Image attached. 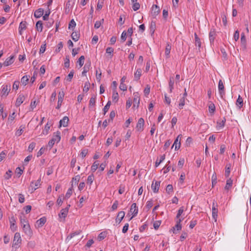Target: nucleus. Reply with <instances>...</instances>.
Returning <instances> with one entry per match:
<instances>
[{
	"label": "nucleus",
	"mask_w": 251,
	"mask_h": 251,
	"mask_svg": "<svg viewBox=\"0 0 251 251\" xmlns=\"http://www.w3.org/2000/svg\"><path fill=\"white\" fill-rule=\"evenodd\" d=\"M10 85H4L1 91L2 96H5V97H6L8 95L9 92L10 91Z\"/></svg>",
	"instance_id": "14"
},
{
	"label": "nucleus",
	"mask_w": 251,
	"mask_h": 251,
	"mask_svg": "<svg viewBox=\"0 0 251 251\" xmlns=\"http://www.w3.org/2000/svg\"><path fill=\"white\" fill-rule=\"evenodd\" d=\"M166 191L168 194L173 192V186L171 184H168L166 188Z\"/></svg>",
	"instance_id": "45"
},
{
	"label": "nucleus",
	"mask_w": 251,
	"mask_h": 251,
	"mask_svg": "<svg viewBox=\"0 0 251 251\" xmlns=\"http://www.w3.org/2000/svg\"><path fill=\"white\" fill-rule=\"evenodd\" d=\"M174 78L173 76H171L170 77V80L169 82V86L170 88V91L171 93L174 89Z\"/></svg>",
	"instance_id": "31"
},
{
	"label": "nucleus",
	"mask_w": 251,
	"mask_h": 251,
	"mask_svg": "<svg viewBox=\"0 0 251 251\" xmlns=\"http://www.w3.org/2000/svg\"><path fill=\"white\" fill-rule=\"evenodd\" d=\"M90 66H91V62L89 61L88 62L86 63L85 64V65L83 67V71L82 72V75H86V73L89 71Z\"/></svg>",
	"instance_id": "24"
},
{
	"label": "nucleus",
	"mask_w": 251,
	"mask_h": 251,
	"mask_svg": "<svg viewBox=\"0 0 251 251\" xmlns=\"http://www.w3.org/2000/svg\"><path fill=\"white\" fill-rule=\"evenodd\" d=\"M110 105H111V101L109 100L103 109L104 115H105L106 114V113L108 111Z\"/></svg>",
	"instance_id": "43"
},
{
	"label": "nucleus",
	"mask_w": 251,
	"mask_h": 251,
	"mask_svg": "<svg viewBox=\"0 0 251 251\" xmlns=\"http://www.w3.org/2000/svg\"><path fill=\"white\" fill-rule=\"evenodd\" d=\"M7 116V113H3V106L2 104L0 105V117H1L2 119L4 120Z\"/></svg>",
	"instance_id": "35"
},
{
	"label": "nucleus",
	"mask_w": 251,
	"mask_h": 251,
	"mask_svg": "<svg viewBox=\"0 0 251 251\" xmlns=\"http://www.w3.org/2000/svg\"><path fill=\"white\" fill-rule=\"evenodd\" d=\"M76 25V23L74 19H72L69 24V29H72L74 30V28L75 27Z\"/></svg>",
	"instance_id": "47"
},
{
	"label": "nucleus",
	"mask_w": 251,
	"mask_h": 251,
	"mask_svg": "<svg viewBox=\"0 0 251 251\" xmlns=\"http://www.w3.org/2000/svg\"><path fill=\"white\" fill-rule=\"evenodd\" d=\"M36 28L38 31L42 32L43 30V24L41 21H38L36 24Z\"/></svg>",
	"instance_id": "33"
},
{
	"label": "nucleus",
	"mask_w": 251,
	"mask_h": 251,
	"mask_svg": "<svg viewBox=\"0 0 251 251\" xmlns=\"http://www.w3.org/2000/svg\"><path fill=\"white\" fill-rule=\"evenodd\" d=\"M236 104L239 109H240L243 105V100L240 95L238 96Z\"/></svg>",
	"instance_id": "29"
},
{
	"label": "nucleus",
	"mask_w": 251,
	"mask_h": 251,
	"mask_svg": "<svg viewBox=\"0 0 251 251\" xmlns=\"http://www.w3.org/2000/svg\"><path fill=\"white\" fill-rule=\"evenodd\" d=\"M241 46L244 48H246V40L245 34L242 33L241 37Z\"/></svg>",
	"instance_id": "28"
},
{
	"label": "nucleus",
	"mask_w": 251,
	"mask_h": 251,
	"mask_svg": "<svg viewBox=\"0 0 251 251\" xmlns=\"http://www.w3.org/2000/svg\"><path fill=\"white\" fill-rule=\"evenodd\" d=\"M112 99L113 101L117 102L119 100V95L116 90H113L112 95Z\"/></svg>",
	"instance_id": "39"
},
{
	"label": "nucleus",
	"mask_w": 251,
	"mask_h": 251,
	"mask_svg": "<svg viewBox=\"0 0 251 251\" xmlns=\"http://www.w3.org/2000/svg\"><path fill=\"white\" fill-rule=\"evenodd\" d=\"M24 100V96L23 94H20L17 99L15 106L16 107H19L23 102Z\"/></svg>",
	"instance_id": "15"
},
{
	"label": "nucleus",
	"mask_w": 251,
	"mask_h": 251,
	"mask_svg": "<svg viewBox=\"0 0 251 251\" xmlns=\"http://www.w3.org/2000/svg\"><path fill=\"white\" fill-rule=\"evenodd\" d=\"M88 151L87 149H84L81 150L80 154L82 158H84L86 156V155L88 153Z\"/></svg>",
	"instance_id": "64"
},
{
	"label": "nucleus",
	"mask_w": 251,
	"mask_h": 251,
	"mask_svg": "<svg viewBox=\"0 0 251 251\" xmlns=\"http://www.w3.org/2000/svg\"><path fill=\"white\" fill-rule=\"evenodd\" d=\"M195 45L196 46H198L199 47V50H200V48L201 47V42L200 39L196 33H195Z\"/></svg>",
	"instance_id": "30"
},
{
	"label": "nucleus",
	"mask_w": 251,
	"mask_h": 251,
	"mask_svg": "<svg viewBox=\"0 0 251 251\" xmlns=\"http://www.w3.org/2000/svg\"><path fill=\"white\" fill-rule=\"evenodd\" d=\"M182 220H183V219H179L177 220L176 224L175 226L173 227L174 233H175V234L176 233V230H178V231L180 230L181 229V222Z\"/></svg>",
	"instance_id": "12"
},
{
	"label": "nucleus",
	"mask_w": 251,
	"mask_h": 251,
	"mask_svg": "<svg viewBox=\"0 0 251 251\" xmlns=\"http://www.w3.org/2000/svg\"><path fill=\"white\" fill-rule=\"evenodd\" d=\"M50 13V9L49 8H48V11H46L45 14L43 17V20L45 21L48 20Z\"/></svg>",
	"instance_id": "56"
},
{
	"label": "nucleus",
	"mask_w": 251,
	"mask_h": 251,
	"mask_svg": "<svg viewBox=\"0 0 251 251\" xmlns=\"http://www.w3.org/2000/svg\"><path fill=\"white\" fill-rule=\"evenodd\" d=\"M68 209L67 208H64L62 209L60 213L59 214L58 216L60 218H65L68 214Z\"/></svg>",
	"instance_id": "26"
},
{
	"label": "nucleus",
	"mask_w": 251,
	"mask_h": 251,
	"mask_svg": "<svg viewBox=\"0 0 251 251\" xmlns=\"http://www.w3.org/2000/svg\"><path fill=\"white\" fill-rule=\"evenodd\" d=\"M96 97L94 95V97H92L89 101L90 106H94L96 103Z\"/></svg>",
	"instance_id": "55"
},
{
	"label": "nucleus",
	"mask_w": 251,
	"mask_h": 251,
	"mask_svg": "<svg viewBox=\"0 0 251 251\" xmlns=\"http://www.w3.org/2000/svg\"><path fill=\"white\" fill-rule=\"evenodd\" d=\"M74 74V71L73 70L70 72V73L68 74V75L66 77V81H67L68 82H71L73 77Z\"/></svg>",
	"instance_id": "40"
},
{
	"label": "nucleus",
	"mask_w": 251,
	"mask_h": 251,
	"mask_svg": "<svg viewBox=\"0 0 251 251\" xmlns=\"http://www.w3.org/2000/svg\"><path fill=\"white\" fill-rule=\"evenodd\" d=\"M142 70L140 68L137 69L136 73L134 74V80L138 81L141 75Z\"/></svg>",
	"instance_id": "27"
},
{
	"label": "nucleus",
	"mask_w": 251,
	"mask_h": 251,
	"mask_svg": "<svg viewBox=\"0 0 251 251\" xmlns=\"http://www.w3.org/2000/svg\"><path fill=\"white\" fill-rule=\"evenodd\" d=\"M64 93L63 91H60L58 93V100L57 102V105L56 107V109H59L61 106L63 100V99L64 97Z\"/></svg>",
	"instance_id": "7"
},
{
	"label": "nucleus",
	"mask_w": 251,
	"mask_h": 251,
	"mask_svg": "<svg viewBox=\"0 0 251 251\" xmlns=\"http://www.w3.org/2000/svg\"><path fill=\"white\" fill-rule=\"evenodd\" d=\"M183 211H184V207H183V206H182L178 210V212H177V215L176 216V218L178 219H180L179 217L181 215V214H182Z\"/></svg>",
	"instance_id": "54"
},
{
	"label": "nucleus",
	"mask_w": 251,
	"mask_h": 251,
	"mask_svg": "<svg viewBox=\"0 0 251 251\" xmlns=\"http://www.w3.org/2000/svg\"><path fill=\"white\" fill-rule=\"evenodd\" d=\"M80 176L79 175H77L75 177H73L72 178V186L73 187L74 183L75 185H76L77 184L78 182L80 180Z\"/></svg>",
	"instance_id": "38"
},
{
	"label": "nucleus",
	"mask_w": 251,
	"mask_h": 251,
	"mask_svg": "<svg viewBox=\"0 0 251 251\" xmlns=\"http://www.w3.org/2000/svg\"><path fill=\"white\" fill-rule=\"evenodd\" d=\"M41 179H38L35 182L32 181L30 184L31 192L35 191L41 185Z\"/></svg>",
	"instance_id": "4"
},
{
	"label": "nucleus",
	"mask_w": 251,
	"mask_h": 251,
	"mask_svg": "<svg viewBox=\"0 0 251 251\" xmlns=\"http://www.w3.org/2000/svg\"><path fill=\"white\" fill-rule=\"evenodd\" d=\"M28 80V77L27 75H24L21 79V82L23 85L25 86L27 84Z\"/></svg>",
	"instance_id": "42"
},
{
	"label": "nucleus",
	"mask_w": 251,
	"mask_h": 251,
	"mask_svg": "<svg viewBox=\"0 0 251 251\" xmlns=\"http://www.w3.org/2000/svg\"><path fill=\"white\" fill-rule=\"evenodd\" d=\"M14 56H11L8 57L5 61L3 62V65L4 66H8L14 62Z\"/></svg>",
	"instance_id": "16"
},
{
	"label": "nucleus",
	"mask_w": 251,
	"mask_h": 251,
	"mask_svg": "<svg viewBox=\"0 0 251 251\" xmlns=\"http://www.w3.org/2000/svg\"><path fill=\"white\" fill-rule=\"evenodd\" d=\"M160 9L157 5H153L152 7L151 14L152 16L155 17L159 13Z\"/></svg>",
	"instance_id": "18"
},
{
	"label": "nucleus",
	"mask_w": 251,
	"mask_h": 251,
	"mask_svg": "<svg viewBox=\"0 0 251 251\" xmlns=\"http://www.w3.org/2000/svg\"><path fill=\"white\" fill-rule=\"evenodd\" d=\"M44 14V9L43 8H39L36 10L34 13V16L36 18H40Z\"/></svg>",
	"instance_id": "22"
},
{
	"label": "nucleus",
	"mask_w": 251,
	"mask_h": 251,
	"mask_svg": "<svg viewBox=\"0 0 251 251\" xmlns=\"http://www.w3.org/2000/svg\"><path fill=\"white\" fill-rule=\"evenodd\" d=\"M90 83L87 81V82H86L85 83V85H84V88H83V91L84 92H88L89 90V86H90Z\"/></svg>",
	"instance_id": "62"
},
{
	"label": "nucleus",
	"mask_w": 251,
	"mask_h": 251,
	"mask_svg": "<svg viewBox=\"0 0 251 251\" xmlns=\"http://www.w3.org/2000/svg\"><path fill=\"white\" fill-rule=\"evenodd\" d=\"M24 232L28 236L31 237L32 235V231L30 228L29 224H24L22 226Z\"/></svg>",
	"instance_id": "6"
},
{
	"label": "nucleus",
	"mask_w": 251,
	"mask_h": 251,
	"mask_svg": "<svg viewBox=\"0 0 251 251\" xmlns=\"http://www.w3.org/2000/svg\"><path fill=\"white\" fill-rule=\"evenodd\" d=\"M171 49V46L169 44H167L166 49H165V55L167 57V58H168L169 57V54L170 53V50Z\"/></svg>",
	"instance_id": "41"
},
{
	"label": "nucleus",
	"mask_w": 251,
	"mask_h": 251,
	"mask_svg": "<svg viewBox=\"0 0 251 251\" xmlns=\"http://www.w3.org/2000/svg\"><path fill=\"white\" fill-rule=\"evenodd\" d=\"M50 129V126L49 125L48 123L46 124V125L45 126V129L43 131V134H47L48 133L49 130Z\"/></svg>",
	"instance_id": "59"
},
{
	"label": "nucleus",
	"mask_w": 251,
	"mask_h": 251,
	"mask_svg": "<svg viewBox=\"0 0 251 251\" xmlns=\"http://www.w3.org/2000/svg\"><path fill=\"white\" fill-rule=\"evenodd\" d=\"M133 107H136L138 108L140 103V96L138 93L136 92L133 94Z\"/></svg>",
	"instance_id": "5"
},
{
	"label": "nucleus",
	"mask_w": 251,
	"mask_h": 251,
	"mask_svg": "<svg viewBox=\"0 0 251 251\" xmlns=\"http://www.w3.org/2000/svg\"><path fill=\"white\" fill-rule=\"evenodd\" d=\"M26 25L27 23L25 21H22L20 23L19 27V33L20 35L22 34V31L26 29Z\"/></svg>",
	"instance_id": "19"
},
{
	"label": "nucleus",
	"mask_w": 251,
	"mask_h": 251,
	"mask_svg": "<svg viewBox=\"0 0 251 251\" xmlns=\"http://www.w3.org/2000/svg\"><path fill=\"white\" fill-rule=\"evenodd\" d=\"M145 121L143 118H140L139 119L136 125V129L138 131H142L144 130V126Z\"/></svg>",
	"instance_id": "2"
},
{
	"label": "nucleus",
	"mask_w": 251,
	"mask_h": 251,
	"mask_svg": "<svg viewBox=\"0 0 251 251\" xmlns=\"http://www.w3.org/2000/svg\"><path fill=\"white\" fill-rule=\"evenodd\" d=\"M64 66H65V67L67 68L70 67V59H69V55H67L66 56V58H65V62H64Z\"/></svg>",
	"instance_id": "52"
},
{
	"label": "nucleus",
	"mask_w": 251,
	"mask_h": 251,
	"mask_svg": "<svg viewBox=\"0 0 251 251\" xmlns=\"http://www.w3.org/2000/svg\"><path fill=\"white\" fill-rule=\"evenodd\" d=\"M51 139L57 143L59 142L61 139L60 132L57 131L56 132H54Z\"/></svg>",
	"instance_id": "23"
},
{
	"label": "nucleus",
	"mask_w": 251,
	"mask_h": 251,
	"mask_svg": "<svg viewBox=\"0 0 251 251\" xmlns=\"http://www.w3.org/2000/svg\"><path fill=\"white\" fill-rule=\"evenodd\" d=\"M155 29H156L155 22L151 21V23L150 27V32H151V36L154 34Z\"/></svg>",
	"instance_id": "25"
},
{
	"label": "nucleus",
	"mask_w": 251,
	"mask_h": 251,
	"mask_svg": "<svg viewBox=\"0 0 251 251\" xmlns=\"http://www.w3.org/2000/svg\"><path fill=\"white\" fill-rule=\"evenodd\" d=\"M47 219L45 217H43L41 218L40 219L36 221V224L38 227H41L43 226V225L46 222Z\"/></svg>",
	"instance_id": "21"
},
{
	"label": "nucleus",
	"mask_w": 251,
	"mask_h": 251,
	"mask_svg": "<svg viewBox=\"0 0 251 251\" xmlns=\"http://www.w3.org/2000/svg\"><path fill=\"white\" fill-rule=\"evenodd\" d=\"M10 228L13 231H15L16 230L17 226L15 225L16 220L14 216L12 217L10 219Z\"/></svg>",
	"instance_id": "20"
},
{
	"label": "nucleus",
	"mask_w": 251,
	"mask_h": 251,
	"mask_svg": "<svg viewBox=\"0 0 251 251\" xmlns=\"http://www.w3.org/2000/svg\"><path fill=\"white\" fill-rule=\"evenodd\" d=\"M79 37H80L79 33H78L76 32H73L71 34V37H72V39L75 42L78 40Z\"/></svg>",
	"instance_id": "32"
},
{
	"label": "nucleus",
	"mask_w": 251,
	"mask_h": 251,
	"mask_svg": "<svg viewBox=\"0 0 251 251\" xmlns=\"http://www.w3.org/2000/svg\"><path fill=\"white\" fill-rule=\"evenodd\" d=\"M84 59H85L84 56L83 55H82L79 57L78 60L77 61V63L79 65L80 67H81L83 65L84 62Z\"/></svg>",
	"instance_id": "48"
},
{
	"label": "nucleus",
	"mask_w": 251,
	"mask_h": 251,
	"mask_svg": "<svg viewBox=\"0 0 251 251\" xmlns=\"http://www.w3.org/2000/svg\"><path fill=\"white\" fill-rule=\"evenodd\" d=\"M132 3H133L132 8L134 11H137V10H138L140 8V5L138 2H132Z\"/></svg>",
	"instance_id": "51"
},
{
	"label": "nucleus",
	"mask_w": 251,
	"mask_h": 251,
	"mask_svg": "<svg viewBox=\"0 0 251 251\" xmlns=\"http://www.w3.org/2000/svg\"><path fill=\"white\" fill-rule=\"evenodd\" d=\"M232 180L231 178H229L226 180V185L225 187V190H228L232 186Z\"/></svg>",
	"instance_id": "34"
},
{
	"label": "nucleus",
	"mask_w": 251,
	"mask_h": 251,
	"mask_svg": "<svg viewBox=\"0 0 251 251\" xmlns=\"http://www.w3.org/2000/svg\"><path fill=\"white\" fill-rule=\"evenodd\" d=\"M218 89H219V94H220L221 98H223V96L225 95V91H224V84L221 79H220L219 81Z\"/></svg>",
	"instance_id": "10"
},
{
	"label": "nucleus",
	"mask_w": 251,
	"mask_h": 251,
	"mask_svg": "<svg viewBox=\"0 0 251 251\" xmlns=\"http://www.w3.org/2000/svg\"><path fill=\"white\" fill-rule=\"evenodd\" d=\"M94 179V176L93 174L89 176L87 178V183L88 184H90L91 185L92 182H93V180Z\"/></svg>",
	"instance_id": "53"
},
{
	"label": "nucleus",
	"mask_w": 251,
	"mask_h": 251,
	"mask_svg": "<svg viewBox=\"0 0 251 251\" xmlns=\"http://www.w3.org/2000/svg\"><path fill=\"white\" fill-rule=\"evenodd\" d=\"M69 121V119L67 116L64 117L59 122V126L60 127L61 126H63L64 127H67Z\"/></svg>",
	"instance_id": "17"
},
{
	"label": "nucleus",
	"mask_w": 251,
	"mask_h": 251,
	"mask_svg": "<svg viewBox=\"0 0 251 251\" xmlns=\"http://www.w3.org/2000/svg\"><path fill=\"white\" fill-rule=\"evenodd\" d=\"M217 183V176L215 172H214L212 176V187L214 186Z\"/></svg>",
	"instance_id": "49"
},
{
	"label": "nucleus",
	"mask_w": 251,
	"mask_h": 251,
	"mask_svg": "<svg viewBox=\"0 0 251 251\" xmlns=\"http://www.w3.org/2000/svg\"><path fill=\"white\" fill-rule=\"evenodd\" d=\"M22 239L19 232H16L14 237L13 245H18L21 243Z\"/></svg>",
	"instance_id": "9"
},
{
	"label": "nucleus",
	"mask_w": 251,
	"mask_h": 251,
	"mask_svg": "<svg viewBox=\"0 0 251 251\" xmlns=\"http://www.w3.org/2000/svg\"><path fill=\"white\" fill-rule=\"evenodd\" d=\"M160 185V181H155V182H154V181H152L151 184V189L153 191V192L155 193H158L159 187Z\"/></svg>",
	"instance_id": "8"
},
{
	"label": "nucleus",
	"mask_w": 251,
	"mask_h": 251,
	"mask_svg": "<svg viewBox=\"0 0 251 251\" xmlns=\"http://www.w3.org/2000/svg\"><path fill=\"white\" fill-rule=\"evenodd\" d=\"M72 189H73V187L72 186L71 188H69L68 190V191L65 195V198L69 199L70 197V196L72 194Z\"/></svg>",
	"instance_id": "57"
},
{
	"label": "nucleus",
	"mask_w": 251,
	"mask_h": 251,
	"mask_svg": "<svg viewBox=\"0 0 251 251\" xmlns=\"http://www.w3.org/2000/svg\"><path fill=\"white\" fill-rule=\"evenodd\" d=\"M103 19H102L100 21H96L94 25V27L96 29L99 28L100 26L103 23Z\"/></svg>",
	"instance_id": "44"
},
{
	"label": "nucleus",
	"mask_w": 251,
	"mask_h": 251,
	"mask_svg": "<svg viewBox=\"0 0 251 251\" xmlns=\"http://www.w3.org/2000/svg\"><path fill=\"white\" fill-rule=\"evenodd\" d=\"M218 204L217 202L214 201L212 203V217L215 220V221H217V218L218 216Z\"/></svg>",
	"instance_id": "1"
},
{
	"label": "nucleus",
	"mask_w": 251,
	"mask_h": 251,
	"mask_svg": "<svg viewBox=\"0 0 251 251\" xmlns=\"http://www.w3.org/2000/svg\"><path fill=\"white\" fill-rule=\"evenodd\" d=\"M181 137H182L181 134H179L178 135V136L176 139V140L172 147V148H173L175 146V150H177L180 148L181 144H180V141L179 140V138H181Z\"/></svg>",
	"instance_id": "11"
},
{
	"label": "nucleus",
	"mask_w": 251,
	"mask_h": 251,
	"mask_svg": "<svg viewBox=\"0 0 251 251\" xmlns=\"http://www.w3.org/2000/svg\"><path fill=\"white\" fill-rule=\"evenodd\" d=\"M216 36V31L215 28H211L209 33V41L211 45L214 44V40Z\"/></svg>",
	"instance_id": "3"
},
{
	"label": "nucleus",
	"mask_w": 251,
	"mask_h": 251,
	"mask_svg": "<svg viewBox=\"0 0 251 251\" xmlns=\"http://www.w3.org/2000/svg\"><path fill=\"white\" fill-rule=\"evenodd\" d=\"M19 202L20 203H23L25 201V197L24 195L22 194H19Z\"/></svg>",
	"instance_id": "61"
},
{
	"label": "nucleus",
	"mask_w": 251,
	"mask_h": 251,
	"mask_svg": "<svg viewBox=\"0 0 251 251\" xmlns=\"http://www.w3.org/2000/svg\"><path fill=\"white\" fill-rule=\"evenodd\" d=\"M99 165V163L97 161H95L91 166V171L95 172L98 168Z\"/></svg>",
	"instance_id": "46"
},
{
	"label": "nucleus",
	"mask_w": 251,
	"mask_h": 251,
	"mask_svg": "<svg viewBox=\"0 0 251 251\" xmlns=\"http://www.w3.org/2000/svg\"><path fill=\"white\" fill-rule=\"evenodd\" d=\"M209 112L211 113H213L215 111V106L214 103H211L208 106Z\"/></svg>",
	"instance_id": "50"
},
{
	"label": "nucleus",
	"mask_w": 251,
	"mask_h": 251,
	"mask_svg": "<svg viewBox=\"0 0 251 251\" xmlns=\"http://www.w3.org/2000/svg\"><path fill=\"white\" fill-rule=\"evenodd\" d=\"M12 171L9 170L6 172L4 175V178L6 179H8L11 177Z\"/></svg>",
	"instance_id": "60"
},
{
	"label": "nucleus",
	"mask_w": 251,
	"mask_h": 251,
	"mask_svg": "<svg viewBox=\"0 0 251 251\" xmlns=\"http://www.w3.org/2000/svg\"><path fill=\"white\" fill-rule=\"evenodd\" d=\"M114 49L112 47H108L106 50V52L110 55H111V57L112 56V53H113Z\"/></svg>",
	"instance_id": "63"
},
{
	"label": "nucleus",
	"mask_w": 251,
	"mask_h": 251,
	"mask_svg": "<svg viewBox=\"0 0 251 251\" xmlns=\"http://www.w3.org/2000/svg\"><path fill=\"white\" fill-rule=\"evenodd\" d=\"M25 128V126H21L19 129H18L16 132V135L20 136L23 132L24 129Z\"/></svg>",
	"instance_id": "37"
},
{
	"label": "nucleus",
	"mask_w": 251,
	"mask_h": 251,
	"mask_svg": "<svg viewBox=\"0 0 251 251\" xmlns=\"http://www.w3.org/2000/svg\"><path fill=\"white\" fill-rule=\"evenodd\" d=\"M125 215V212L123 211H120L117 215V218L116 219V223L119 224L123 218H124Z\"/></svg>",
	"instance_id": "13"
},
{
	"label": "nucleus",
	"mask_w": 251,
	"mask_h": 251,
	"mask_svg": "<svg viewBox=\"0 0 251 251\" xmlns=\"http://www.w3.org/2000/svg\"><path fill=\"white\" fill-rule=\"evenodd\" d=\"M36 144L34 142L31 143L28 148V151L29 152H32L33 149L35 147Z\"/></svg>",
	"instance_id": "58"
},
{
	"label": "nucleus",
	"mask_w": 251,
	"mask_h": 251,
	"mask_svg": "<svg viewBox=\"0 0 251 251\" xmlns=\"http://www.w3.org/2000/svg\"><path fill=\"white\" fill-rule=\"evenodd\" d=\"M230 168L231 165L229 164L226 165V171H225V176L226 177H228L230 173Z\"/></svg>",
	"instance_id": "36"
}]
</instances>
